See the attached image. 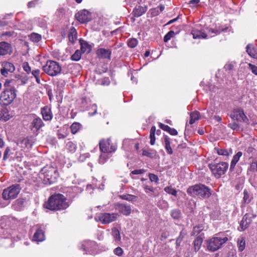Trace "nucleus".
Returning <instances> with one entry per match:
<instances>
[{
  "label": "nucleus",
  "instance_id": "obj_1",
  "mask_svg": "<svg viewBox=\"0 0 257 257\" xmlns=\"http://www.w3.org/2000/svg\"><path fill=\"white\" fill-rule=\"evenodd\" d=\"M68 206L66 198L60 194L52 195L44 204V208L50 210H63Z\"/></svg>",
  "mask_w": 257,
  "mask_h": 257
},
{
  "label": "nucleus",
  "instance_id": "obj_2",
  "mask_svg": "<svg viewBox=\"0 0 257 257\" xmlns=\"http://www.w3.org/2000/svg\"><path fill=\"white\" fill-rule=\"evenodd\" d=\"M39 177L44 184L50 185L56 181L58 177V171L53 167L47 166L42 169Z\"/></svg>",
  "mask_w": 257,
  "mask_h": 257
},
{
  "label": "nucleus",
  "instance_id": "obj_3",
  "mask_svg": "<svg viewBox=\"0 0 257 257\" xmlns=\"http://www.w3.org/2000/svg\"><path fill=\"white\" fill-rule=\"evenodd\" d=\"M187 192L192 196H197L203 198H207L211 194L208 188L201 184L189 187Z\"/></svg>",
  "mask_w": 257,
  "mask_h": 257
},
{
  "label": "nucleus",
  "instance_id": "obj_4",
  "mask_svg": "<svg viewBox=\"0 0 257 257\" xmlns=\"http://www.w3.org/2000/svg\"><path fill=\"white\" fill-rule=\"evenodd\" d=\"M16 91L14 87L5 89L1 93L0 102L5 105L11 104L16 97Z\"/></svg>",
  "mask_w": 257,
  "mask_h": 257
},
{
  "label": "nucleus",
  "instance_id": "obj_5",
  "mask_svg": "<svg viewBox=\"0 0 257 257\" xmlns=\"http://www.w3.org/2000/svg\"><path fill=\"white\" fill-rule=\"evenodd\" d=\"M43 70L49 76H55L60 73L61 66L58 62L49 60L43 66Z\"/></svg>",
  "mask_w": 257,
  "mask_h": 257
},
{
  "label": "nucleus",
  "instance_id": "obj_6",
  "mask_svg": "<svg viewBox=\"0 0 257 257\" xmlns=\"http://www.w3.org/2000/svg\"><path fill=\"white\" fill-rule=\"evenodd\" d=\"M227 240L228 238L226 237L215 236L212 237L208 240L207 248L209 251H215L219 249Z\"/></svg>",
  "mask_w": 257,
  "mask_h": 257
},
{
  "label": "nucleus",
  "instance_id": "obj_7",
  "mask_svg": "<svg viewBox=\"0 0 257 257\" xmlns=\"http://www.w3.org/2000/svg\"><path fill=\"white\" fill-rule=\"evenodd\" d=\"M20 185H13L6 189L3 192V198L5 200H12L16 198L21 190Z\"/></svg>",
  "mask_w": 257,
  "mask_h": 257
},
{
  "label": "nucleus",
  "instance_id": "obj_8",
  "mask_svg": "<svg viewBox=\"0 0 257 257\" xmlns=\"http://www.w3.org/2000/svg\"><path fill=\"white\" fill-rule=\"evenodd\" d=\"M209 168L216 178H219L226 172L228 164L226 162H220L217 164H210Z\"/></svg>",
  "mask_w": 257,
  "mask_h": 257
},
{
  "label": "nucleus",
  "instance_id": "obj_9",
  "mask_svg": "<svg viewBox=\"0 0 257 257\" xmlns=\"http://www.w3.org/2000/svg\"><path fill=\"white\" fill-rule=\"evenodd\" d=\"M230 117L238 122H242L249 124V119L245 114L243 110L240 107L234 108L230 112Z\"/></svg>",
  "mask_w": 257,
  "mask_h": 257
},
{
  "label": "nucleus",
  "instance_id": "obj_10",
  "mask_svg": "<svg viewBox=\"0 0 257 257\" xmlns=\"http://www.w3.org/2000/svg\"><path fill=\"white\" fill-rule=\"evenodd\" d=\"M118 216V214L116 213H104L99 214L95 217V219L97 221H99L102 224H108L115 220Z\"/></svg>",
  "mask_w": 257,
  "mask_h": 257
},
{
  "label": "nucleus",
  "instance_id": "obj_11",
  "mask_svg": "<svg viewBox=\"0 0 257 257\" xmlns=\"http://www.w3.org/2000/svg\"><path fill=\"white\" fill-rule=\"evenodd\" d=\"M97 246L96 243L94 241L84 240L82 242L81 248L85 252L86 254H94L95 253Z\"/></svg>",
  "mask_w": 257,
  "mask_h": 257
},
{
  "label": "nucleus",
  "instance_id": "obj_12",
  "mask_svg": "<svg viewBox=\"0 0 257 257\" xmlns=\"http://www.w3.org/2000/svg\"><path fill=\"white\" fill-rule=\"evenodd\" d=\"M99 148L101 152L110 153L114 152L116 149V146L111 143L110 139L106 140H102L99 142Z\"/></svg>",
  "mask_w": 257,
  "mask_h": 257
},
{
  "label": "nucleus",
  "instance_id": "obj_13",
  "mask_svg": "<svg viewBox=\"0 0 257 257\" xmlns=\"http://www.w3.org/2000/svg\"><path fill=\"white\" fill-rule=\"evenodd\" d=\"M33 229L35 230L33 237V241L38 242L45 240V236L43 225L37 224L33 227Z\"/></svg>",
  "mask_w": 257,
  "mask_h": 257
},
{
  "label": "nucleus",
  "instance_id": "obj_14",
  "mask_svg": "<svg viewBox=\"0 0 257 257\" xmlns=\"http://www.w3.org/2000/svg\"><path fill=\"white\" fill-rule=\"evenodd\" d=\"M15 70V67L12 63L4 61L2 63L1 69V74L7 77L10 74L12 73Z\"/></svg>",
  "mask_w": 257,
  "mask_h": 257
},
{
  "label": "nucleus",
  "instance_id": "obj_15",
  "mask_svg": "<svg viewBox=\"0 0 257 257\" xmlns=\"http://www.w3.org/2000/svg\"><path fill=\"white\" fill-rule=\"evenodd\" d=\"M75 18L81 23H85L91 20V14L87 10H82L75 14Z\"/></svg>",
  "mask_w": 257,
  "mask_h": 257
},
{
  "label": "nucleus",
  "instance_id": "obj_16",
  "mask_svg": "<svg viewBox=\"0 0 257 257\" xmlns=\"http://www.w3.org/2000/svg\"><path fill=\"white\" fill-rule=\"evenodd\" d=\"M111 50L110 49H105L100 48L97 49L96 54L99 59H111Z\"/></svg>",
  "mask_w": 257,
  "mask_h": 257
},
{
  "label": "nucleus",
  "instance_id": "obj_17",
  "mask_svg": "<svg viewBox=\"0 0 257 257\" xmlns=\"http://www.w3.org/2000/svg\"><path fill=\"white\" fill-rule=\"evenodd\" d=\"M12 52V47L10 44L4 41L0 42V55H10Z\"/></svg>",
  "mask_w": 257,
  "mask_h": 257
},
{
  "label": "nucleus",
  "instance_id": "obj_18",
  "mask_svg": "<svg viewBox=\"0 0 257 257\" xmlns=\"http://www.w3.org/2000/svg\"><path fill=\"white\" fill-rule=\"evenodd\" d=\"M44 125L42 119L39 117H35L31 123V130L34 132H38Z\"/></svg>",
  "mask_w": 257,
  "mask_h": 257
},
{
  "label": "nucleus",
  "instance_id": "obj_19",
  "mask_svg": "<svg viewBox=\"0 0 257 257\" xmlns=\"http://www.w3.org/2000/svg\"><path fill=\"white\" fill-rule=\"evenodd\" d=\"M12 111L8 110L7 107H3L0 109V120L7 121L13 116Z\"/></svg>",
  "mask_w": 257,
  "mask_h": 257
},
{
  "label": "nucleus",
  "instance_id": "obj_20",
  "mask_svg": "<svg viewBox=\"0 0 257 257\" xmlns=\"http://www.w3.org/2000/svg\"><path fill=\"white\" fill-rule=\"evenodd\" d=\"M116 208L120 213L126 216L130 215L132 211L131 207L125 204H119Z\"/></svg>",
  "mask_w": 257,
  "mask_h": 257
},
{
  "label": "nucleus",
  "instance_id": "obj_21",
  "mask_svg": "<svg viewBox=\"0 0 257 257\" xmlns=\"http://www.w3.org/2000/svg\"><path fill=\"white\" fill-rule=\"evenodd\" d=\"M41 114L43 118L46 121L51 120L53 117V114L51 109L48 106H45L41 108Z\"/></svg>",
  "mask_w": 257,
  "mask_h": 257
},
{
  "label": "nucleus",
  "instance_id": "obj_22",
  "mask_svg": "<svg viewBox=\"0 0 257 257\" xmlns=\"http://www.w3.org/2000/svg\"><path fill=\"white\" fill-rule=\"evenodd\" d=\"M246 51L250 57L257 59V47L253 44H248L246 47Z\"/></svg>",
  "mask_w": 257,
  "mask_h": 257
},
{
  "label": "nucleus",
  "instance_id": "obj_23",
  "mask_svg": "<svg viewBox=\"0 0 257 257\" xmlns=\"http://www.w3.org/2000/svg\"><path fill=\"white\" fill-rule=\"evenodd\" d=\"M248 214H245L243 217L242 220L240 222V231L244 230L248 227V225L251 222L250 217Z\"/></svg>",
  "mask_w": 257,
  "mask_h": 257
},
{
  "label": "nucleus",
  "instance_id": "obj_24",
  "mask_svg": "<svg viewBox=\"0 0 257 257\" xmlns=\"http://www.w3.org/2000/svg\"><path fill=\"white\" fill-rule=\"evenodd\" d=\"M147 10V7L138 6L133 10L134 16L136 17H139L143 15Z\"/></svg>",
  "mask_w": 257,
  "mask_h": 257
},
{
  "label": "nucleus",
  "instance_id": "obj_25",
  "mask_svg": "<svg viewBox=\"0 0 257 257\" xmlns=\"http://www.w3.org/2000/svg\"><path fill=\"white\" fill-rule=\"evenodd\" d=\"M242 153L241 152H238L236 155H235L231 160L230 170L232 171L235 166L236 163L238 162L240 158L242 156Z\"/></svg>",
  "mask_w": 257,
  "mask_h": 257
},
{
  "label": "nucleus",
  "instance_id": "obj_26",
  "mask_svg": "<svg viewBox=\"0 0 257 257\" xmlns=\"http://www.w3.org/2000/svg\"><path fill=\"white\" fill-rule=\"evenodd\" d=\"M194 39H205L207 35L198 30H193L191 32Z\"/></svg>",
  "mask_w": 257,
  "mask_h": 257
},
{
  "label": "nucleus",
  "instance_id": "obj_27",
  "mask_svg": "<svg viewBox=\"0 0 257 257\" xmlns=\"http://www.w3.org/2000/svg\"><path fill=\"white\" fill-rule=\"evenodd\" d=\"M80 43L81 45L80 48V51L83 53H85V52L87 51L89 52L90 50V45L88 44V43L83 40H80Z\"/></svg>",
  "mask_w": 257,
  "mask_h": 257
},
{
  "label": "nucleus",
  "instance_id": "obj_28",
  "mask_svg": "<svg viewBox=\"0 0 257 257\" xmlns=\"http://www.w3.org/2000/svg\"><path fill=\"white\" fill-rule=\"evenodd\" d=\"M200 117V113L197 111L192 112L190 113L189 123L192 124Z\"/></svg>",
  "mask_w": 257,
  "mask_h": 257
},
{
  "label": "nucleus",
  "instance_id": "obj_29",
  "mask_svg": "<svg viewBox=\"0 0 257 257\" xmlns=\"http://www.w3.org/2000/svg\"><path fill=\"white\" fill-rule=\"evenodd\" d=\"M203 239L200 236H197L193 242L194 250L195 251H198L202 245Z\"/></svg>",
  "mask_w": 257,
  "mask_h": 257
},
{
  "label": "nucleus",
  "instance_id": "obj_30",
  "mask_svg": "<svg viewBox=\"0 0 257 257\" xmlns=\"http://www.w3.org/2000/svg\"><path fill=\"white\" fill-rule=\"evenodd\" d=\"M133 145H134V140L125 139L123 141L122 148L125 150L128 151L132 148Z\"/></svg>",
  "mask_w": 257,
  "mask_h": 257
},
{
  "label": "nucleus",
  "instance_id": "obj_31",
  "mask_svg": "<svg viewBox=\"0 0 257 257\" xmlns=\"http://www.w3.org/2000/svg\"><path fill=\"white\" fill-rule=\"evenodd\" d=\"M77 148V146L75 143L71 142L68 141L66 145V150L70 153H74Z\"/></svg>",
  "mask_w": 257,
  "mask_h": 257
},
{
  "label": "nucleus",
  "instance_id": "obj_32",
  "mask_svg": "<svg viewBox=\"0 0 257 257\" xmlns=\"http://www.w3.org/2000/svg\"><path fill=\"white\" fill-rule=\"evenodd\" d=\"M165 148L169 154L173 153V150L170 146V139L168 136L164 137Z\"/></svg>",
  "mask_w": 257,
  "mask_h": 257
},
{
  "label": "nucleus",
  "instance_id": "obj_33",
  "mask_svg": "<svg viewBox=\"0 0 257 257\" xmlns=\"http://www.w3.org/2000/svg\"><path fill=\"white\" fill-rule=\"evenodd\" d=\"M110 156L111 154L110 153L101 152L98 160L99 163L101 164H104Z\"/></svg>",
  "mask_w": 257,
  "mask_h": 257
},
{
  "label": "nucleus",
  "instance_id": "obj_34",
  "mask_svg": "<svg viewBox=\"0 0 257 257\" xmlns=\"http://www.w3.org/2000/svg\"><path fill=\"white\" fill-rule=\"evenodd\" d=\"M111 233L115 241L117 242H119L120 241L121 237L120 235V232L117 228H112Z\"/></svg>",
  "mask_w": 257,
  "mask_h": 257
},
{
  "label": "nucleus",
  "instance_id": "obj_35",
  "mask_svg": "<svg viewBox=\"0 0 257 257\" xmlns=\"http://www.w3.org/2000/svg\"><path fill=\"white\" fill-rule=\"evenodd\" d=\"M257 171V160H254L250 164V166L247 169V174L250 173H254Z\"/></svg>",
  "mask_w": 257,
  "mask_h": 257
},
{
  "label": "nucleus",
  "instance_id": "obj_36",
  "mask_svg": "<svg viewBox=\"0 0 257 257\" xmlns=\"http://www.w3.org/2000/svg\"><path fill=\"white\" fill-rule=\"evenodd\" d=\"M217 153L219 155L228 156L232 154V151L224 149H216Z\"/></svg>",
  "mask_w": 257,
  "mask_h": 257
},
{
  "label": "nucleus",
  "instance_id": "obj_37",
  "mask_svg": "<svg viewBox=\"0 0 257 257\" xmlns=\"http://www.w3.org/2000/svg\"><path fill=\"white\" fill-rule=\"evenodd\" d=\"M157 152L153 150H144L143 151V155L147 156L150 158H154L156 155Z\"/></svg>",
  "mask_w": 257,
  "mask_h": 257
},
{
  "label": "nucleus",
  "instance_id": "obj_38",
  "mask_svg": "<svg viewBox=\"0 0 257 257\" xmlns=\"http://www.w3.org/2000/svg\"><path fill=\"white\" fill-rule=\"evenodd\" d=\"M81 127V124L80 123L76 122L73 123L70 126L71 133L73 134H76L80 129Z\"/></svg>",
  "mask_w": 257,
  "mask_h": 257
},
{
  "label": "nucleus",
  "instance_id": "obj_39",
  "mask_svg": "<svg viewBox=\"0 0 257 257\" xmlns=\"http://www.w3.org/2000/svg\"><path fill=\"white\" fill-rule=\"evenodd\" d=\"M237 246L240 251L243 250L245 247V241L243 237H240L237 240Z\"/></svg>",
  "mask_w": 257,
  "mask_h": 257
},
{
  "label": "nucleus",
  "instance_id": "obj_40",
  "mask_svg": "<svg viewBox=\"0 0 257 257\" xmlns=\"http://www.w3.org/2000/svg\"><path fill=\"white\" fill-rule=\"evenodd\" d=\"M18 144L20 145V147L23 149L27 148L29 146L31 147L32 145L31 144H30V140L28 138L23 139L20 141Z\"/></svg>",
  "mask_w": 257,
  "mask_h": 257
},
{
  "label": "nucleus",
  "instance_id": "obj_41",
  "mask_svg": "<svg viewBox=\"0 0 257 257\" xmlns=\"http://www.w3.org/2000/svg\"><path fill=\"white\" fill-rule=\"evenodd\" d=\"M30 40L33 42H39L42 39L41 35L35 33H33L30 35Z\"/></svg>",
  "mask_w": 257,
  "mask_h": 257
},
{
  "label": "nucleus",
  "instance_id": "obj_42",
  "mask_svg": "<svg viewBox=\"0 0 257 257\" xmlns=\"http://www.w3.org/2000/svg\"><path fill=\"white\" fill-rule=\"evenodd\" d=\"M83 53L80 50H77L75 53L71 56V59L73 61H78L81 57Z\"/></svg>",
  "mask_w": 257,
  "mask_h": 257
},
{
  "label": "nucleus",
  "instance_id": "obj_43",
  "mask_svg": "<svg viewBox=\"0 0 257 257\" xmlns=\"http://www.w3.org/2000/svg\"><path fill=\"white\" fill-rule=\"evenodd\" d=\"M32 74L33 76L35 77L36 79V81L37 83L40 84L41 83V80H40V70L39 69H35L32 71Z\"/></svg>",
  "mask_w": 257,
  "mask_h": 257
},
{
  "label": "nucleus",
  "instance_id": "obj_44",
  "mask_svg": "<svg viewBox=\"0 0 257 257\" xmlns=\"http://www.w3.org/2000/svg\"><path fill=\"white\" fill-rule=\"evenodd\" d=\"M138 44V41L137 39L132 38L128 40L127 41V45L129 47L131 48H134L136 47Z\"/></svg>",
  "mask_w": 257,
  "mask_h": 257
},
{
  "label": "nucleus",
  "instance_id": "obj_45",
  "mask_svg": "<svg viewBox=\"0 0 257 257\" xmlns=\"http://www.w3.org/2000/svg\"><path fill=\"white\" fill-rule=\"evenodd\" d=\"M164 191L168 193V194H171L174 196H177V191L173 188L171 186H168V187H166L165 188H164Z\"/></svg>",
  "mask_w": 257,
  "mask_h": 257
},
{
  "label": "nucleus",
  "instance_id": "obj_46",
  "mask_svg": "<svg viewBox=\"0 0 257 257\" xmlns=\"http://www.w3.org/2000/svg\"><path fill=\"white\" fill-rule=\"evenodd\" d=\"M72 32L68 35V38L70 42L73 43L76 40V32L75 29L72 30Z\"/></svg>",
  "mask_w": 257,
  "mask_h": 257
},
{
  "label": "nucleus",
  "instance_id": "obj_47",
  "mask_svg": "<svg viewBox=\"0 0 257 257\" xmlns=\"http://www.w3.org/2000/svg\"><path fill=\"white\" fill-rule=\"evenodd\" d=\"M23 157V153L21 151H17L16 152L15 157L13 158L14 160H16L18 162H21Z\"/></svg>",
  "mask_w": 257,
  "mask_h": 257
},
{
  "label": "nucleus",
  "instance_id": "obj_48",
  "mask_svg": "<svg viewBox=\"0 0 257 257\" xmlns=\"http://www.w3.org/2000/svg\"><path fill=\"white\" fill-rule=\"evenodd\" d=\"M174 35V32L172 31H169L164 37V41L167 42L173 37Z\"/></svg>",
  "mask_w": 257,
  "mask_h": 257
},
{
  "label": "nucleus",
  "instance_id": "obj_49",
  "mask_svg": "<svg viewBox=\"0 0 257 257\" xmlns=\"http://www.w3.org/2000/svg\"><path fill=\"white\" fill-rule=\"evenodd\" d=\"M180 211L179 210L175 209L172 210L171 212V216L174 219H178L180 216Z\"/></svg>",
  "mask_w": 257,
  "mask_h": 257
},
{
  "label": "nucleus",
  "instance_id": "obj_50",
  "mask_svg": "<svg viewBox=\"0 0 257 257\" xmlns=\"http://www.w3.org/2000/svg\"><path fill=\"white\" fill-rule=\"evenodd\" d=\"M13 154V153L11 152V150H10V148L7 147L6 149L5 152H4L3 160H6L7 159H8V158L10 156V154Z\"/></svg>",
  "mask_w": 257,
  "mask_h": 257
},
{
  "label": "nucleus",
  "instance_id": "obj_51",
  "mask_svg": "<svg viewBox=\"0 0 257 257\" xmlns=\"http://www.w3.org/2000/svg\"><path fill=\"white\" fill-rule=\"evenodd\" d=\"M113 252L115 255L121 256L123 254V251L121 247H117L114 249Z\"/></svg>",
  "mask_w": 257,
  "mask_h": 257
},
{
  "label": "nucleus",
  "instance_id": "obj_52",
  "mask_svg": "<svg viewBox=\"0 0 257 257\" xmlns=\"http://www.w3.org/2000/svg\"><path fill=\"white\" fill-rule=\"evenodd\" d=\"M149 177L151 182H154L155 183H158L159 181L158 177L152 173H150L149 174Z\"/></svg>",
  "mask_w": 257,
  "mask_h": 257
},
{
  "label": "nucleus",
  "instance_id": "obj_53",
  "mask_svg": "<svg viewBox=\"0 0 257 257\" xmlns=\"http://www.w3.org/2000/svg\"><path fill=\"white\" fill-rule=\"evenodd\" d=\"M123 198L129 201H134L136 200L137 197L134 195L127 194L126 195H124L123 196Z\"/></svg>",
  "mask_w": 257,
  "mask_h": 257
},
{
  "label": "nucleus",
  "instance_id": "obj_54",
  "mask_svg": "<svg viewBox=\"0 0 257 257\" xmlns=\"http://www.w3.org/2000/svg\"><path fill=\"white\" fill-rule=\"evenodd\" d=\"M228 126L234 131H238L239 129V125L236 122H233L228 124Z\"/></svg>",
  "mask_w": 257,
  "mask_h": 257
},
{
  "label": "nucleus",
  "instance_id": "obj_55",
  "mask_svg": "<svg viewBox=\"0 0 257 257\" xmlns=\"http://www.w3.org/2000/svg\"><path fill=\"white\" fill-rule=\"evenodd\" d=\"M23 68L24 71H25L28 74H29L31 72V68L28 62H25L23 63Z\"/></svg>",
  "mask_w": 257,
  "mask_h": 257
},
{
  "label": "nucleus",
  "instance_id": "obj_56",
  "mask_svg": "<svg viewBox=\"0 0 257 257\" xmlns=\"http://www.w3.org/2000/svg\"><path fill=\"white\" fill-rule=\"evenodd\" d=\"M243 195H244V196H243V199L244 202H247V203L249 202V201H250L249 195L246 190H244Z\"/></svg>",
  "mask_w": 257,
  "mask_h": 257
},
{
  "label": "nucleus",
  "instance_id": "obj_57",
  "mask_svg": "<svg viewBox=\"0 0 257 257\" xmlns=\"http://www.w3.org/2000/svg\"><path fill=\"white\" fill-rule=\"evenodd\" d=\"M248 66L249 69L251 70L252 73L257 75V66L250 63L248 64Z\"/></svg>",
  "mask_w": 257,
  "mask_h": 257
},
{
  "label": "nucleus",
  "instance_id": "obj_58",
  "mask_svg": "<svg viewBox=\"0 0 257 257\" xmlns=\"http://www.w3.org/2000/svg\"><path fill=\"white\" fill-rule=\"evenodd\" d=\"M15 34V33L14 31H9V32H5L2 34L1 36L2 37H13L14 35Z\"/></svg>",
  "mask_w": 257,
  "mask_h": 257
},
{
  "label": "nucleus",
  "instance_id": "obj_59",
  "mask_svg": "<svg viewBox=\"0 0 257 257\" xmlns=\"http://www.w3.org/2000/svg\"><path fill=\"white\" fill-rule=\"evenodd\" d=\"M202 230L201 226H195L194 227L192 233L194 235L198 234Z\"/></svg>",
  "mask_w": 257,
  "mask_h": 257
},
{
  "label": "nucleus",
  "instance_id": "obj_60",
  "mask_svg": "<svg viewBox=\"0 0 257 257\" xmlns=\"http://www.w3.org/2000/svg\"><path fill=\"white\" fill-rule=\"evenodd\" d=\"M145 172V171L144 169H138L135 170L131 172V174L134 175H138V174H142Z\"/></svg>",
  "mask_w": 257,
  "mask_h": 257
},
{
  "label": "nucleus",
  "instance_id": "obj_61",
  "mask_svg": "<svg viewBox=\"0 0 257 257\" xmlns=\"http://www.w3.org/2000/svg\"><path fill=\"white\" fill-rule=\"evenodd\" d=\"M151 13L152 16H157L160 13L158 10V9H157L156 8L151 9Z\"/></svg>",
  "mask_w": 257,
  "mask_h": 257
},
{
  "label": "nucleus",
  "instance_id": "obj_62",
  "mask_svg": "<svg viewBox=\"0 0 257 257\" xmlns=\"http://www.w3.org/2000/svg\"><path fill=\"white\" fill-rule=\"evenodd\" d=\"M64 13L65 9L63 8H60L57 11V14L59 17L62 16Z\"/></svg>",
  "mask_w": 257,
  "mask_h": 257
},
{
  "label": "nucleus",
  "instance_id": "obj_63",
  "mask_svg": "<svg viewBox=\"0 0 257 257\" xmlns=\"http://www.w3.org/2000/svg\"><path fill=\"white\" fill-rule=\"evenodd\" d=\"M184 235H185V234H184L183 232H181L180 233V234L179 236L177 238V240H176V243L177 244L180 243V242L182 241V240Z\"/></svg>",
  "mask_w": 257,
  "mask_h": 257
},
{
  "label": "nucleus",
  "instance_id": "obj_64",
  "mask_svg": "<svg viewBox=\"0 0 257 257\" xmlns=\"http://www.w3.org/2000/svg\"><path fill=\"white\" fill-rule=\"evenodd\" d=\"M226 257H236V253L235 251H229L227 253Z\"/></svg>",
  "mask_w": 257,
  "mask_h": 257
}]
</instances>
